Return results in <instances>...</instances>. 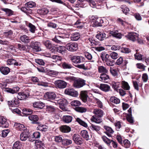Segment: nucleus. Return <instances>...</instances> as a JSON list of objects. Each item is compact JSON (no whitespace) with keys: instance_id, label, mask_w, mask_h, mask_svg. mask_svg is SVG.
<instances>
[{"instance_id":"obj_1","label":"nucleus","mask_w":149,"mask_h":149,"mask_svg":"<svg viewBox=\"0 0 149 149\" xmlns=\"http://www.w3.org/2000/svg\"><path fill=\"white\" fill-rule=\"evenodd\" d=\"M27 7H23L21 8V10L23 12L28 15L32 13V10L29 8H32L36 6L35 2L30 1L26 3Z\"/></svg>"},{"instance_id":"obj_2","label":"nucleus","mask_w":149,"mask_h":149,"mask_svg":"<svg viewBox=\"0 0 149 149\" xmlns=\"http://www.w3.org/2000/svg\"><path fill=\"white\" fill-rule=\"evenodd\" d=\"M59 105V107L61 109L64 111H67L66 108V106L67 104V101L66 99L64 98L60 99L58 100H56Z\"/></svg>"},{"instance_id":"obj_3","label":"nucleus","mask_w":149,"mask_h":149,"mask_svg":"<svg viewBox=\"0 0 149 149\" xmlns=\"http://www.w3.org/2000/svg\"><path fill=\"white\" fill-rule=\"evenodd\" d=\"M45 96L48 100L54 103H56L54 101H53V100L55 101L56 100H55L56 99V95L54 92H47L45 94Z\"/></svg>"},{"instance_id":"obj_4","label":"nucleus","mask_w":149,"mask_h":149,"mask_svg":"<svg viewBox=\"0 0 149 149\" xmlns=\"http://www.w3.org/2000/svg\"><path fill=\"white\" fill-rule=\"evenodd\" d=\"M86 81L81 78H75V88H81L86 85Z\"/></svg>"},{"instance_id":"obj_5","label":"nucleus","mask_w":149,"mask_h":149,"mask_svg":"<svg viewBox=\"0 0 149 149\" xmlns=\"http://www.w3.org/2000/svg\"><path fill=\"white\" fill-rule=\"evenodd\" d=\"M100 19L94 16H92L91 17V22L93 26L96 27L100 26L101 25L100 22Z\"/></svg>"},{"instance_id":"obj_6","label":"nucleus","mask_w":149,"mask_h":149,"mask_svg":"<svg viewBox=\"0 0 149 149\" xmlns=\"http://www.w3.org/2000/svg\"><path fill=\"white\" fill-rule=\"evenodd\" d=\"M88 91H82L80 92V99L84 103L87 101V98L88 97Z\"/></svg>"},{"instance_id":"obj_7","label":"nucleus","mask_w":149,"mask_h":149,"mask_svg":"<svg viewBox=\"0 0 149 149\" xmlns=\"http://www.w3.org/2000/svg\"><path fill=\"white\" fill-rule=\"evenodd\" d=\"M139 35L134 32H130L128 35L126 36V37L130 40L133 41H135L138 38Z\"/></svg>"},{"instance_id":"obj_8","label":"nucleus","mask_w":149,"mask_h":149,"mask_svg":"<svg viewBox=\"0 0 149 149\" xmlns=\"http://www.w3.org/2000/svg\"><path fill=\"white\" fill-rule=\"evenodd\" d=\"M29 93L27 92H19L18 93L17 97L19 100H23L29 96Z\"/></svg>"},{"instance_id":"obj_9","label":"nucleus","mask_w":149,"mask_h":149,"mask_svg":"<svg viewBox=\"0 0 149 149\" xmlns=\"http://www.w3.org/2000/svg\"><path fill=\"white\" fill-rule=\"evenodd\" d=\"M30 136L29 132L27 131H24L22 132L20 136V139L22 141H25Z\"/></svg>"},{"instance_id":"obj_10","label":"nucleus","mask_w":149,"mask_h":149,"mask_svg":"<svg viewBox=\"0 0 149 149\" xmlns=\"http://www.w3.org/2000/svg\"><path fill=\"white\" fill-rule=\"evenodd\" d=\"M55 84L56 86L60 88H65L67 86V83L65 82L60 80L56 81Z\"/></svg>"},{"instance_id":"obj_11","label":"nucleus","mask_w":149,"mask_h":149,"mask_svg":"<svg viewBox=\"0 0 149 149\" xmlns=\"http://www.w3.org/2000/svg\"><path fill=\"white\" fill-rule=\"evenodd\" d=\"M9 126V124L7 121L6 119L3 116H0V127L6 128Z\"/></svg>"},{"instance_id":"obj_12","label":"nucleus","mask_w":149,"mask_h":149,"mask_svg":"<svg viewBox=\"0 0 149 149\" xmlns=\"http://www.w3.org/2000/svg\"><path fill=\"white\" fill-rule=\"evenodd\" d=\"M108 37L103 32H100L96 36V37L100 41H102Z\"/></svg>"},{"instance_id":"obj_13","label":"nucleus","mask_w":149,"mask_h":149,"mask_svg":"<svg viewBox=\"0 0 149 149\" xmlns=\"http://www.w3.org/2000/svg\"><path fill=\"white\" fill-rule=\"evenodd\" d=\"M93 113L95 116L99 117H102L104 114V112L102 110L97 108L94 109Z\"/></svg>"},{"instance_id":"obj_14","label":"nucleus","mask_w":149,"mask_h":149,"mask_svg":"<svg viewBox=\"0 0 149 149\" xmlns=\"http://www.w3.org/2000/svg\"><path fill=\"white\" fill-rule=\"evenodd\" d=\"M19 88L18 87H15L13 89L10 88H6L4 89V91L12 94L16 93L19 90Z\"/></svg>"},{"instance_id":"obj_15","label":"nucleus","mask_w":149,"mask_h":149,"mask_svg":"<svg viewBox=\"0 0 149 149\" xmlns=\"http://www.w3.org/2000/svg\"><path fill=\"white\" fill-rule=\"evenodd\" d=\"M104 128L106 130V131L104 132L105 134H106L109 137H111V134L114 132V131L112 128L107 126H104Z\"/></svg>"},{"instance_id":"obj_16","label":"nucleus","mask_w":149,"mask_h":149,"mask_svg":"<svg viewBox=\"0 0 149 149\" xmlns=\"http://www.w3.org/2000/svg\"><path fill=\"white\" fill-rule=\"evenodd\" d=\"M38 43L37 42H31V47L35 52H37L41 50V48L40 47L38 46Z\"/></svg>"},{"instance_id":"obj_17","label":"nucleus","mask_w":149,"mask_h":149,"mask_svg":"<svg viewBox=\"0 0 149 149\" xmlns=\"http://www.w3.org/2000/svg\"><path fill=\"white\" fill-rule=\"evenodd\" d=\"M60 130L61 132L64 133H67L70 132L71 128L68 126L66 125H63L61 126L60 127Z\"/></svg>"},{"instance_id":"obj_18","label":"nucleus","mask_w":149,"mask_h":149,"mask_svg":"<svg viewBox=\"0 0 149 149\" xmlns=\"http://www.w3.org/2000/svg\"><path fill=\"white\" fill-rule=\"evenodd\" d=\"M99 88L102 91L105 92L109 91L110 89V86L109 85L103 84L100 85Z\"/></svg>"},{"instance_id":"obj_19","label":"nucleus","mask_w":149,"mask_h":149,"mask_svg":"<svg viewBox=\"0 0 149 149\" xmlns=\"http://www.w3.org/2000/svg\"><path fill=\"white\" fill-rule=\"evenodd\" d=\"M0 71L3 74L6 75L10 72V69L7 67H1L0 68Z\"/></svg>"},{"instance_id":"obj_20","label":"nucleus","mask_w":149,"mask_h":149,"mask_svg":"<svg viewBox=\"0 0 149 149\" xmlns=\"http://www.w3.org/2000/svg\"><path fill=\"white\" fill-rule=\"evenodd\" d=\"M100 78V80L103 82H107L109 79V76L106 73H102L101 74Z\"/></svg>"},{"instance_id":"obj_21","label":"nucleus","mask_w":149,"mask_h":149,"mask_svg":"<svg viewBox=\"0 0 149 149\" xmlns=\"http://www.w3.org/2000/svg\"><path fill=\"white\" fill-rule=\"evenodd\" d=\"M33 106L34 108L42 109L44 107L45 105L42 102H35L33 104Z\"/></svg>"},{"instance_id":"obj_22","label":"nucleus","mask_w":149,"mask_h":149,"mask_svg":"<svg viewBox=\"0 0 149 149\" xmlns=\"http://www.w3.org/2000/svg\"><path fill=\"white\" fill-rule=\"evenodd\" d=\"M65 94L74 96V90L71 88H67L65 91Z\"/></svg>"},{"instance_id":"obj_23","label":"nucleus","mask_w":149,"mask_h":149,"mask_svg":"<svg viewBox=\"0 0 149 149\" xmlns=\"http://www.w3.org/2000/svg\"><path fill=\"white\" fill-rule=\"evenodd\" d=\"M20 40L23 43H27L30 42L31 39L28 36L24 35L20 36Z\"/></svg>"},{"instance_id":"obj_24","label":"nucleus","mask_w":149,"mask_h":149,"mask_svg":"<svg viewBox=\"0 0 149 149\" xmlns=\"http://www.w3.org/2000/svg\"><path fill=\"white\" fill-rule=\"evenodd\" d=\"M66 48L70 51L73 52L74 49V43L70 42L66 45Z\"/></svg>"},{"instance_id":"obj_25","label":"nucleus","mask_w":149,"mask_h":149,"mask_svg":"<svg viewBox=\"0 0 149 149\" xmlns=\"http://www.w3.org/2000/svg\"><path fill=\"white\" fill-rule=\"evenodd\" d=\"M15 126L17 130L20 131H24L26 128L22 124L19 123H16L15 124Z\"/></svg>"},{"instance_id":"obj_26","label":"nucleus","mask_w":149,"mask_h":149,"mask_svg":"<svg viewBox=\"0 0 149 149\" xmlns=\"http://www.w3.org/2000/svg\"><path fill=\"white\" fill-rule=\"evenodd\" d=\"M101 117H99L95 116H93L91 120L92 122H93L97 123H100L102 122Z\"/></svg>"},{"instance_id":"obj_27","label":"nucleus","mask_w":149,"mask_h":149,"mask_svg":"<svg viewBox=\"0 0 149 149\" xmlns=\"http://www.w3.org/2000/svg\"><path fill=\"white\" fill-rule=\"evenodd\" d=\"M81 136L86 140L90 139V136L88 132L86 130H83L81 132Z\"/></svg>"},{"instance_id":"obj_28","label":"nucleus","mask_w":149,"mask_h":149,"mask_svg":"<svg viewBox=\"0 0 149 149\" xmlns=\"http://www.w3.org/2000/svg\"><path fill=\"white\" fill-rule=\"evenodd\" d=\"M46 110L49 113H53L56 110V108L53 106L51 105H47L46 106Z\"/></svg>"},{"instance_id":"obj_29","label":"nucleus","mask_w":149,"mask_h":149,"mask_svg":"<svg viewBox=\"0 0 149 149\" xmlns=\"http://www.w3.org/2000/svg\"><path fill=\"white\" fill-rule=\"evenodd\" d=\"M22 113L23 116H26L31 115L33 113V110L30 109H24L22 110Z\"/></svg>"},{"instance_id":"obj_30","label":"nucleus","mask_w":149,"mask_h":149,"mask_svg":"<svg viewBox=\"0 0 149 149\" xmlns=\"http://www.w3.org/2000/svg\"><path fill=\"white\" fill-rule=\"evenodd\" d=\"M29 119L32 121L33 123H36V122L38 121V117L36 115H31L29 116Z\"/></svg>"},{"instance_id":"obj_31","label":"nucleus","mask_w":149,"mask_h":149,"mask_svg":"<svg viewBox=\"0 0 149 149\" xmlns=\"http://www.w3.org/2000/svg\"><path fill=\"white\" fill-rule=\"evenodd\" d=\"M110 56V55H109L107 54H106L105 52H102L101 54L100 57L103 61L104 62L110 59L109 58Z\"/></svg>"},{"instance_id":"obj_32","label":"nucleus","mask_w":149,"mask_h":149,"mask_svg":"<svg viewBox=\"0 0 149 149\" xmlns=\"http://www.w3.org/2000/svg\"><path fill=\"white\" fill-rule=\"evenodd\" d=\"M82 143V139L80 136L78 134H75V143L80 145Z\"/></svg>"},{"instance_id":"obj_33","label":"nucleus","mask_w":149,"mask_h":149,"mask_svg":"<svg viewBox=\"0 0 149 149\" xmlns=\"http://www.w3.org/2000/svg\"><path fill=\"white\" fill-rule=\"evenodd\" d=\"M72 117L70 116H65L63 117V120L66 123H69L71 122Z\"/></svg>"},{"instance_id":"obj_34","label":"nucleus","mask_w":149,"mask_h":149,"mask_svg":"<svg viewBox=\"0 0 149 149\" xmlns=\"http://www.w3.org/2000/svg\"><path fill=\"white\" fill-rule=\"evenodd\" d=\"M122 87L125 90H129L130 88V87L129 86L128 83L125 81H122Z\"/></svg>"},{"instance_id":"obj_35","label":"nucleus","mask_w":149,"mask_h":149,"mask_svg":"<svg viewBox=\"0 0 149 149\" xmlns=\"http://www.w3.org/2000/svg\"><path fill=\"white\" fill-rule=\"evenodd\" d=\"M75 111L79 113H83L86 112L87 111V109L84 107H76Z\"/></svg>"},{"instance_id":"obj_36","label":"nucleus","mask_w":149,"mask_h":149,"mask_svg":"<svg viewBox=\"0 0 149 149\" xmlns=\"http://www.w3.org/2000/svg\"><path fill=\"white\" fill-rule=\"evenodd\" d=\"M1 10L5 12L8 16H10L13 14V11L10 9L7 8H2Z\"/></svg>"},{"instance_id":"obj_37","label":"nucleus","mask_w":149,"mask_h":149,"mask_svg":"<svg viewBox=\"0 0 149 149\" xmlns=\"http://www.w3.org/2000/svg\"><path fill=\"white\" fill-rule=\"evenodd\" d=\"M84 58L80 56H75V63H80L84 61Z\"/></svg>"},{"instance_id":"obj_38","label":"nucleus","mask_w":149,"mask_h":149,"mask_svg":"<svg viewBox=\"0 0 149 149\" xmlns=\"http://www.w3.org/2000/svg\"><path fill=\"white\" fill-rule=\"evenodd\" d=\"M98 70L99 73L104 74L107 73L108 72L107 68L102 66H98Z\"/></svg>"},{"instance_id":"obj_39","label":"nucleus","mask_w":149,"mask_h":149,"mask_svg":"<svg viewBox=\"0 0 149 149\" xmlns=\"http://www.w3.org/2000/svg\"><path fill=\"white\" fill-rule=\"evenodd\" d=\"M110 33L113 36L116 38H122V35L116 31H111Z\"/></svg>"},{"instance_id":"obj_40","label":"nucleus","mask_w":149,"mask_h":149,"mask_svg":"<svg viewBox=\"0 0 149 149\" xmlns=\"http://www.w3.org/2000/svg\"><path fill=\"white\" fill-rule=\"evenodd\" d=\"M62 67L64 69H70L72 68H74L72 65L65 62L62 63Z\"/></svg>"},{"instance_id":"obj_41","label":"nucleus","mask_w":149,"mask_h":149,"mask_svg":"<svg viewBox=\"0 0 149 149\" xmlns=\"http://www.w3.org/2000/svg\"><path fill=\"white\" fill-rule=\"evenodd\" d=\"M42 43L47 48L49 49H51L52 45L51 42L49 40H44L42 42Z\"/></svg>"},{"instance_id":"obj_42","label":"nucleus","mask_w":149,"mask_h":149,"mask_svg":"<svg viewBox=\"0 0 149 149\" xmlns=\"http://www.w3.org/2000/svg\"><path fill=\"white\" fill-rule=\"evenodd\" d=\"M22 145L19 141L15 142L13 145V149H20Z\"/></svg>"},{"instance_id":"obj_43","label":"nucleus","mask_w":149,"mask_h":149,"mask_svg":"<svg viewBox=\"0 0 149 149\" xmlns=\"http://www.w3.org/2000/svg\"><path fill=\"white\" fill-rule=\"evenodd\" d=\"M37 129L41 131L45 132L47 130V127L46 125L40 124L38 126Z\"/></svg>"},{"instance_id":"obj_44","label":"nucleus","mask_w":149,"mask_h":149,"mask_svg":"<svg viewBox=\"0 0 149 149\" xmlns=\"http://www.w3.org/2000/svg\"><path fill=\"white\" fill-rule=\"evenodd\" d=\"M65 48L64 46H60L57 47V50L58 52L63 54L65 53Z\"/></svg>"},{"instance_id":"obj_45","label":"nucleus","mask_w":149,"mask_h":149,"mask_svg":"<svg viewBox=\"0 0 149 149\" xmlns=\"http://www.w3.org/2000/svg\"><path fill=\"white\" fill-rule=\"evenodd\" d=\"M14 100H11L10 101H8V104L9 106H11L12 107H13L15 106V105H17L19 104V102L17 100L14 99Z\"/></svg>"},{"instance_id":"obj_46","label":"nucleus","mask_w":149,"mask_h":149,"mask_svg":"<svg viewBox=\"0 0 149 149\" xmlns=\"http://www.w3.org/2000/svg\"><path fill=\"white\" fill-rule=\"evenodd\" d=\"M51 58L53 59L52 61L54 62H58L61 61L62 58L61 56L58 55H53L51 57Z\"/></svg>"},{"instance_id":"obj_47","label":"nucleus","mask_w":149,"mask_h":149,"mask_svg":"<svg viewBox=\"0 0 149 149\" xmlns=\"http://www.w3.org/2000/svg\"><path fill=\"white\" fill-rule=\"evenodd\" d=\"M103 141L108 146H109L111 143V140L108 138L106 136L104 135L102 136Z\"/></svg>"},{"instance_id":"obj_48","label":"nucleus","mask_w":149,"mask_h":149,"mask_svg":"<svg viewBox=\"0 0 149 149\" xmlns=\"http://www.w3.org/2000/svg\"><path fill=\"white\" fill-rule=\"evenodd\" d=\"M64 38V37L62 36H57L53 39V40L55 42L59 44L62 43L61 40V38Z\"/></svg>"},{"instance_id":"obj_49","label":"nucleus","mask_w":149,"mask_h":149,"mask_svg":"<svg viewBox=\"0 0 149 149\" xmlns=\"http://www.w3.org/2000/svg\"><path fill=\"white\" fill-rule=\"evenodd\" d=\"M76 121H77L79 124L81 125H82L84 127H86L87 126V124L85 122L79 118H77L76 119Z\"/></svg>"},{"instance_id":"obj_50","label":"nucleus","mask_w":149,"mask_h":149,"mask_svg":"<svg viewBox=\"0 0 149 149\" xmlns=\"http://www.w3.org/2000/svg\"><path fill=\"white\" fill-rule=\"evenodd\" d=\"M110 100L111 102L116 104H119L120 102V99L115 97H111Z\"/></svg>"},{"instance_id":"obj_51","label":"nucleus","mask_w":149,"mask_h":149,"mask_svg":"<svg viewBox=\"0 0 149 149\" xmlns=\"http://www.w3.org/2000/svg\"><path fill=\"white\" fill-rule=\"evenodd\" d=\"M130 141L126 139L123 141V144H122V145L125 148H127L130 147Z\"/></svg>"},{"instance_id":"obj_52","label":"nucleus","mask_w":149,"mask_h":149,"mask_svg":"<svg viewBox=\"0 0 149 149\" xmlns=\"http://www.w3.org/2000/svg\"><path fill=\"white\" fill-rule=\"evenodd\" d=\"M28 26L29 28V30L31 32L34 33L36 30L35 26L31 23H29L28 24Z\"/></svg>"},{"instance_id":"obj_53","label":"nucleus","mask_w":149,"mask_h":149,"mask_svg":"<svg viewBox=\"0 0 149 149\" xmlns=\"http://www.w3.org/2000/svg\"><path fill=\"white\" fill-rule=\"evenodd\" d=\"M90 128L92 130H95L97 132L100 130V127L99 126L92 124Z\"/></svg>"},{"instance_id":"obj_54","label":"nucleus","mask_w":149,"mask_h":149,"mask_svg":"<svg viewBox=\"0 0 149 149\" xmlns=\"http://www.w3.org/2000/svg\"><path fill=\"white\" fill-rule=\"evenodd\" d=\"M54 139L55 141L56 142L63 143V139L62 136L61 135L55 136Z\"/></svg>"},{"instance_id":"obj_55","label":"nucleus","mask_w":149,"mask_h":149,"mask_svg":"<svg viewBox=\"0 0 149 149\" xmlns=\"http://www.w3.org/2000/svg\"><path fill=\"white\" fill-rule=\"evenodd\" d=\"M118 55L117 53L114 52H112L110 54L111 57L113 59H116L118 57Z\"/></svg>"},{"instance_id":"obj_56","label":"nucleus","mask_w":149,"mask_h":149,"mask_svg":"<svg viewBox=\"0 0 149 149\" xmlns=\"http://www.w3.org/2000/svg\"><path fill=\"white\" fill-rule=\"evenodd\" d=\"M94 99L95 101L96 102L98 106L100 108H102L103 106V105L101 102L96 97H94Z\"/></svg>"},{"instance_id":"obj_57","label":"nucleus","mask_w":149,"mask_h":149,"mask_svg":"<svg viewBox=\"0 0 149 149\" xmlns=\"http://www.w3.org/2000/svg\"><path fill=\"white\" fill-rule=\"evenodd\" d=\"M104 62L107 65L110 66H113L114 65L113 61L111 60V59L106 61Z\"/></svg>"},{"instance_id":"obj_58","label":"nucleus","mask_w":149,"mask_h":149,"mask_svg":"<svg viewBox=\"0 0 149 149\" xmlns=\"http://www.w3.org/2000/svg\"><path fill=\"white\" fill-rule=\"evenodd\" d=\"M35 61L38 64L42 65H44L45 63L42 59H35Z\"/></svg>"},{"instance_id":"obj_59","label":"nucleus","mask_w":149,"mask_h":149,"mask_svg":"<svg viewBox=\"0 0 149 149\" xmlns=\"http://www.w3.org/2000/svg\"><path fill=\"white\" fill-rule=\"evenodd\" d=\"M127 119L128 122L130 123H132L134 122L133 118L132 117V114H127Z\"/></svg>"},{"instance_id":"obj_60","label":"nucleus","mask_w":149,"mask_h":149,"mask_svg":"<svg viewBox=\"0 0 149 149\" xmlns=\"http://www.w3.org/2000/svg\"><path fill=\"white\" fill-rule=\"evenodd\" d=\"M72 143V141L70 139H63L62 143V144L64 145H68L71 144Z\"/></svg>"},{"instance_id":"obj_61","label":"nucleus","mask_w":149,"mask_h":149,"mask_svg":"<svg viewBox=\"0 0 149 149\" xmlns=\"http://www.w3.org/2000/svg\"><path fill=\"white\" fill-rule=\"evenodd\" d=\"M48 12V10L47 8H42L40 10V14L43 15H45L47 14Z\"/></svg>"},{"instance_id":"obj_62","label":"nucleus","mask_w":149,"mask_h":149,"mask_svg":"<svg viewBox=\"0 0 149 149\" xmlns=\"http://www.w3.org/2000/svg\"><path fill=\"white\" fill-rule=\"evenodd\" d=\"M75 27L79 28V29H81L83 27L82 24L79 20H77L76 23H75Z\"/></svg>"},{"instance_id":"obj_63","label":"nucleus","mask_w":149,"mask_h":149,"mask_svg":"<svg viewBox=\"0 0 149 149\" xmlns=\"http://www.w3.org/2000/svg\"><path fill=\"white\" fill-rule=\"evenodd\" d=\"M120 51L121 52L125 53H128L131 52L130 49L127 47L121 48Z\"/></svg>"},{"instance_id":"obj_64","label":"nucleus","mask_w":149,"mask_h":149,"mask_svg":"<svg viewBox=\"0 0 149 149\" xmlns=\"http://www.w3.org/2000/svg\"><path fill=\"white\" fill-rule=\"evenodd\" d=\"M17 49L21 50H25L26 49L25 46L20 44H18L17 45Z\"/></svg>"}]
</instances>
